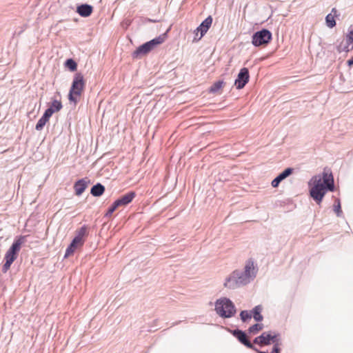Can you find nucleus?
Returning a JSON list of instances; mask_svg holds the SVG:
<instances>
[{
    "instance_id": "nucleus-1",
    "label": "nucleus",
    "mask_w": 353,
    "mask_h": 353,
    "mask_svg": "<svg viewBox=\"0 0 353 353\" xmlns=\"http://www.w3.org/2000/svg\"><path fill=\"white\" fill-rule=\"evenodd\" d=\"M311 197L320 204L327 190H334V177L329 169L325 168L322 176H314L308 183Z\"/></svg>"
},
{
    "instance_id": "nucleus-2",
    "label": "nucleus",
    "mask_w": 353,
    "mask_h": 353,
    "mask_svg": "<svg viewBox=\"0 0 353 353\" xmlns=\"http://www.w3.org/2000/svg\"><path fill=\"white\" fill-rule=\"evenodd\" d=\"M256 268L254 265V261L250 259L246 261L245 265V270L243 274V279L242 277H239V280L237 281V276L238 273L236 272H234L232 275L228 279L227 281L225 283V286L228 288H232L233 285H232V282H236L240 283H246L249 281L251 277H254L256 273Z\"/></svg>"
},
{
    "instance_id": "nucleus-3",
    "label": "nucleus",
    "mask_w": 353,
    "mask_h": 353,
    "mask_svg": "<svg viewBox=\"0 0 353 353\" xmlns=\"http://www.w3.org/2000/svg\"><path fill=\"white\" fill-rule=\"evenodd\" d=\"M85 82L83 75L77 72L75 74L69 92L68 99L74 105L79 101L85 88Z\"/></svg>"
},
{
    "instance_id": "nucleus-4",
    "label": "nucleus",
    "mask_w": 353,
    "mask_h": 353,
    "mask_svg": "<svg viewBox=\"0 0 353 353\" xmlns=\"http://www.w3.org/2000/svg\"><path fill=\"white\" fill-rule=\"evenodd\" d=\"M25 241V236H19L17 239H15L11 247L6 252L5 254L6 263L3 266V272H6L10 269L12 263L17 257L18 252L20 251L21 245L24 243Z\"/></svg>"
},
{
    "instance_id": "nucleus-5",
    "label": "nucleus",
    "mask_w": 353,
    "mask_h": 353,
    "mask_svg": "<svg viewBox=\"0 0 353 353\" xmlns=\"http://www.w3.org/2000/svg\"><path fill=\"white\" fill-rule=\"evenodd\" d=\"M215 310L220 316L223 318H230L236 312L234 304L226 298H222L216 301Z\"/></svg>"
},
{
    "instance_id": "nucleus-6",
    "label": "nucleus",
    "mask_w": 353,
    "mask_h": 353,
    "mask_svg": "<svg viewBox=\"0 0 353 353\" xmlns=\"http://www.w3.org/2000/svg\"><path fill=\"white\" fill-rule=\"evenodd\" d=\"M86 231L87 228L85 226H83L79 229L77 235L74 237L70 245L66 249L65 258L72 255L76 250L83 246L85 242L83 237L86 234Z\"/></svg>"
},
{
    "instance_id": "nucleus-7",
    "label": "nucleus",
    "mask_w": 353,
    "mask_h": 353,
    "mask_svg": "<svg viewBox=\"0 0 353 353\" xmlns=\"http://www.w3.org/2000/svg\"><path fill=\"white\" fill-rule=\"evenodd\" d=\"M272 39V33L267 29L257 31L252 36V44H268Z\"/></svg>"
},
{
    "instance_id": "nucleus-8",
    "label": "nucleus",
    "mask_w": 353,
    "mask_h": 353,
    "mask_svg": "<svg viewBox=\"0 0 353 353\" xmlns=\"http://www.w3.org/2000/svg\"><path fill=\"white\" fill-rule=\"evenodd\" d=\"M278 335L271 332H263L259 336L254 339V343L260 345H268L271 343H276Z\"/></svg>"
},
{
    "instance_id": "nucleus-9",
    "label": "nucleus",
    "mask_w": 353,
    "mask_h": 353,
    "mask_svg": "<svg viewBox=\"0 0 353 353\" xmlns=\"http://www.w3.org/2000/svg\"><path fill=\"white\" fill-rule=\"evenodd\" d=\"M250 75L248 68H243L241 69L237 79L235 80L234 85L239 90L242 89L249 81Z\"/></svg>"
},
{
    "instance_id": "nucleus-10",
    "label": "nucleus",
    "mask_w": 353,
    "mask_h": 353,
    "mask_svg": "<svg viewBox=\"0 0 353 353\" xmlns=\"http://www.w3.org/2000/svg\"><path fill=\"white\" fill-rule=\"evenodd\" d=\"M212 23V18L211 16L208 17L196 28V36L200 33L199 39H201L208 30Z\"/></svg>"
},
{
    "instance_id": "nucleus-11",
    "label": "nucleus",
    "mask_w": 353,
    "mask_h": 353,
    "mask_svg": "<svg viewBox=\"0 0 353 353\" xmlns=\"http://www.w3.org/2000/svg\"><path fill=\"white\" fill-rule=\"evenodd\" d=\"M234 336L238 339V340L243 343L244 345H245L247 347L255 350V347L253 346V345L250 343V341L247 339V336L245 334L242 332L241 330H234L233 332Z\"/></svg>"
},
{
    "instance_id": "nucleus-12",
    "label": "nucleus",
    "mask_w": 353,
    "mask_h": 353,
    "mask_svg": "<svg viewBox=\"0 0 353 353\" xmlns=\"http://www.w3.org/2000/svg\"><path fill=\"white\" fill-rule=\"evenodd\" d=\"M154 46H140L133 53L134 59H141L149 53Z\"/></svg>"
},
{
    "instance_id": "nucleus-13",
    "label": "nucleus",
    "mask_w": 353,
    "mask_h": 353,
    "mask_svg": "<svg viewBox=\"0 0 353 353\" xmlns=\"http://www.w3.org/2000/svg\"><path fill=\"white\" fill-rule=\"evenodd\" d=\"M135 193L134 192H130L127 194L123 195L121 196L119 199L116 200V203H118L119 207L121 206H125L130 203L132 202V201L135 197Z\"/></svg>"
},
{
    "instance_id": "nucleus-14",
    "label": "nucleus",
    "mask_w": 353,
    "mask_h": 353,
    "mask_svg": "<svg viewBox=\"0 0 353 353\" xmlns=\"http://www.w3.org/2000/svg\"><path fill=\"white\" fill-rule=\"evenodd\" d=\"M51 116H52L51 110H46L45 111L43 115L42 116V117L40 118L39 120L38 121V122L35 126V129L39 131L43 129V128L45 126V125L46 124V123L48 122Z\"/></svg>"
},
{
    "instance_id": "nucleus-15",
    "label": "nucleus",
    "mask_w": 353,
    "mask_h": 353,
    "mask_svg": "<svg viewBox=\"0 0 353 353\" xmlns=\"http://www.w3.org/2000/svg\"><path fill=\"white\" fill-rule=\"evenodd\" d=\"M92 6L86 3L81 4L77 8V13L83 17H89L92 14Z\"/></svg>"
},
{
    "instance_id": "nucleus-16",
    "label": "nucleus",
    "mask_w": 353,
    "mask_h": 353,
    "mask_svg": "<svg viewBox=\"0 0 353 353\" xmlns=\"http://www.w3.org/2000/svg\"><path fill=\"white\" fill-rule=\"evenodd\" d=\"M87 188V181L85 179H82L77 181L74 185L75 194L77 196H80Z\"/></svg>"
},
{
    "instance_id": "nucleus-17",
    "label": "nucleus",
    "mask_w": 353,
    "mask_h": 353,
    "mask_svg": "<svg viewBox=\"0 0 353 353\" xmlns=\"http://www.w3.org/2000/svg\"><path fill=\"white\" fill-rule=\"evenodd\" d=\"M337 10L336 8L332 9V13L328 14L325 17V22L327 27L332 28L336 26V21L334 16L336 14Z\"/></svg>"
},
{
    "instance_id": "nucleus-18",
    "label": "nucleus",
    "mask_w": 353,
    "mask_h": 353,
    "mask_svg": "<svg viewBox=\"0 0 353 353\" xmlns=\"http://www.w3.org/2000/svg\"><path fill=\"white\" fill-rule=\"evenodd\" d=\"M105 188L100 183H97L91 188L90 193L94 196H99L103 194Z\"/></svg>"
},
{
    "instance_id": "nucleus-19",
    "label": "nucleus",
    "mask_w": 353,
    "mask_h": 353,
    "mask_svg": "<svg viewBox=\"0 0 353 353\" xmlns=\"http://www.w3.org/2000/svg\"><path fill=\"white\" fill-rule=\"evenodd\" d=\"M262 306L261 305H256L252 310V315L253 316V318L256 321H261L263 319V316L261 315L262 312Z\"/></svg>"
},
{
    "instance_id": "nucleus-20",
    "label": "nucleus",
    "mask_w": 353,
    "mask_h": 353,
    "mask_svg": "<svg viewBox=\"0 0 353 353\" xmlns=\"http://www.w3.org/2000/svg\"><path fill=\"white\" fill-rule=\"evenodd\" d=\"M167 37V32H165L158 37H156L149 41L145 42L143 44H161L165 41Z\"/></svg>"
},
{
    "instance_id": "nucleus-21",
    "label": "nucleus",
    "mask_w": 353,
    "mask_h": 353,
    "mask_svg": "<svg viewBox=\"0 0 353 353\" xmlns=\"http://www.w3.org/2000/svg\"><path fill=\"white\" fill-rule=\"evenodd\" d=\"M62 108V104L61 101L58 100H54L50 108H48L47 110H51L52 114L55 112H59Z\"/></svg>"
},
{
    "instance_id": "nucleus-22",
    "label": "nucleus",
    "mask_w": 353,
    "mask_h": 353,
    "mask_svg": "<svg viewBox=\"0 0 353 353\" xmlns=\"http://www.w3.org/2000/svg\"><path fill=\"white\" fill-rule=\"evenodd\" d=\"M224 85V82L223 81H216L210 88V92L212 93H216L221 90Z\"/></svg>"
},
{
    "instance_id": "nucleus-23",
    "label": "nucleus",
    "mask_w": 353,
    "mask_h": 353,
    "mask_svg": "<svg viewBox=\"0 0 353 353\" xmlns=\"http://www.w3.org/2000/svg\"><path fill=\"white\" fill-rule=\"evenodd\" d=\"M65 65L70 70V71H75L77 68V65L76 62L72 59H69L65 61Z\"/></svg>"
},
{
    "instance_id": "nucleus-24",
    "label": "nucleus",
    "mask_w": 353,
    "mask_h": 353,
    "mask_svg": "<svg viewBox=\"0 0 353 353\" xmlns=\"http://www.w3.org/2000/svg\"><path fill=\"white\" fill-rule=\"evenodd\" d=\"M263 328V324L256 323L249 328V332L252 334H256Z\"/></svg>"
},
{
    "instance_id": "nucleus-25",
    "label": "nucleus",
    "mask_w": 353,
    "mask_h": 353,
    "mask_svg": "<svg viewBox=\"0 0 353 353\" xmlns=\"http://www.w3.org/2000/svg\"><path fill=\"white\" fill-rule=\"evenodd\" d=\"M252 316V312H249L248 310H243L240 314L241 319L243 322L251 319Z\"/></svg>"
},
{
    "instance_id": "nucleus-26",
    "label": "nucleus",
    "mask_w": 353,
    "mask_h": 353,
    "mask_svg": "<svg viewBox=\"0 0 353 353\" xmlns=\"http://www.w3.org/2000/svg\"><path fill=\"white\" fill-rule=\"evenodd\" d=\"M293 170L290 168L285 169L283 172H281L279 176V179H281V181H283L285 178H287L288 176H290L292 173Z\"/></svg>"
},
{
    "instance_id": "nucleus-27",
    "label": "nucleus",
    "mask_w": 353,
    "mask_h": 353,
    "mask_svg": "<svg viewBox=\"0 0 353 353\" xmlns=\"http://www.w3.org/2000/svg\"><path fill=\"white\" fill-rule=\"evenodd\" d=\"M334 210L336 212L337 216H340L342 213L341 207V203L339 199H336L335 201V203L334 205Z\"/></svg>"
},
{
    "instance_id": "nucleus-28",
    "label": "nucleus",
    "mask_w": 353,
    "mask_h": 353,
    "mask_svg": "<svg viewBox=\"0 0 353 353\" xmlns=\"http://www.w3.org/2000/svg\"><path fill=\"white\" fill-rule=\"evenodd\" d=\"M119 208L118 205V203L114 201L112 205L109 208L108 212L105 214V216H111L112 214L118 208Z\"/></svg>"
},
{
    "instance_id": "nucleus-29",
    "label": "nucleus",
    "mask_w": 353,
    "mask_h": 353,
    "mask_svg": "<svg viewBox=\"0 0 353 353\" xmlns=\"http://www.w3.org/2000/svg\"><path fill=\"white\" fill-rule=\"evenodd\" d=\"M346 40L347 43H353V28L350 26L348 28V33L346 35Z\"/></svg>"
},
{
    "instance_id": "nucleus-30",
    "label": "nucleus",
    "mask_w": 353,
    "mask_h": 353,
    "mask_svg": "<svg viewBox=\"0 0 353 353\" xmlns=\"http://www.w3.org/2000/svg\"><path fill=\"white\" fill-rule=\"evenodd\" d=\"M281 181V179H279L278 176L276 177L271 183L272 186L274 188L278 187Z\"/></svg>"
},
{
    "instance_id": "nucleus-31",
    "label": "nucleus",
    "mask_w": 353,
    "mask_h": 353,
    "mask_svg": "<svg viewBox=\"0 0 353 353\" xmlns=\"http://www.w3.org/2000/svg\"><path fill=\"white\" fill-rule=\"evenodd\" d=\"M271 353H280V348L278 343H275Z\"/></svg>"
},
{
    "instance_id": "nucleus-32",
    "label": "nucleus",
    "mask_w": 353,
    "mask_h": 353,
    "mask_svg": "<svg viewBox=\"0 0 353 353\" xmlns=\"http://www.w3.org/2000/svg\"><path fill=\"white\" fill-rule=\"evenodd\" d=\"M143 21H150V22H157V20H152V19H143Z\"/></svg>"
},
{
    "instance_id": "nucleus-33",
    "label": "nucleus",
    "mask_w": 353,
    "mask_h": 353,
    "mask_svg": "<svg viewBox=\"0 0 353 353\" xmlns=\"http://www.w3.org/2000/svg\"><path fill=\"white\" fill-rule=\"evenodd\" d=\"M347 64L350 65V66H352L353 65V59H350L347 61Z\"/></svg>"
},
{
    "instance_id": "nucleus-34",
    "label": "nucleus",
    "mask_w": 353,
    "mask_h": 353,
    "mask_svg": "<svg viewBox=\"0 0 353 353\" xmlns=\"http://www.w3.org/2000/svg\"><path fill=\"white\" fill-rule=\"evenodd\" d=\"M255 350L256 352H257L258 353H268V352H265L259 351V350H256V348H255V350Z\"/></svg>"
}]
</instances>
